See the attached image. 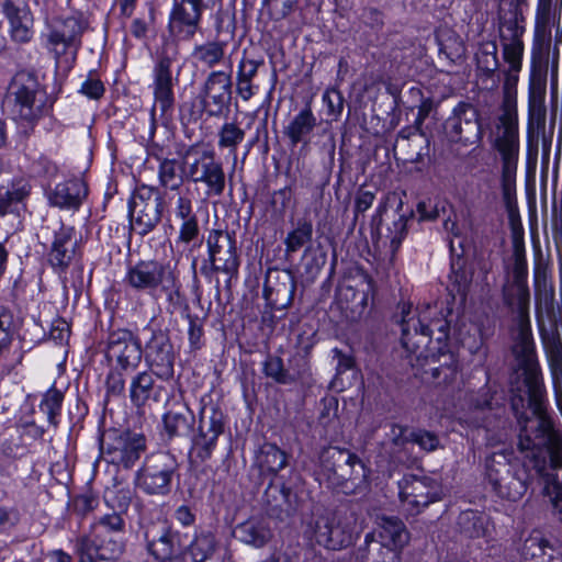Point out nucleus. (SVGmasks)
Wrapping results in <instances>:
<instances>
[{
    "mask_svg": "<svg viewBox=\"0 0 562 562\" xmlns=\"http://www.w3.org/2000/svg\"><path fill=\"white\" fill-rule=\"evenodd\" d=\"M512 408L519 424L518 449L524 453V469L512 471L507 457L495 452L486 459V477L493 491L507 501L520 499L528 487L527 469L531 468L543 481V494L549 497L553 509L562 521V432L557 429L547 414L544 390L531 379L525 398L512 397Z\"/></svg>",
    "mask_w": 562,
    "mask_h": 562,
    "instance_id": "f257e3e1",
    "label": "nucleus"
},
{
    "mask_svg": "<svg viewBox=\"0 0 562 562\" xmlns=\"http://www.w3.org/2000/svg\"><path fill=\"white\" fill-rule=\"evenodd\" d=\"M428 321L427 311L418 315L413 311L412 304L404 303L401 310V328L402 346L409 352L417 356V358L425 357L429 361V371L434 381L439 385L450 386L454 384L459 375V362L453 352L440 351L438 357L435 355L429 357L425 355V349L431 341L434 328L438 330L439 335L436 338L439 344L448 339V323L443 319L426 323Z\"/></svg>",
    "mask_w": 562,
    "mask_h": 562,
    "instance_id": "f03ea898",
    "label": "nucleus"
},
{
    "mask_svg": "<svg viewBox=\"0 0 562 562\" xmlns=\"http://www.w3.org/2000/svg\"><path fill=\"white\" fill-rule=\"evenodd\" d=\"M123 284L132 292L153 299L162 295L177 305L181 300V282L177 266L157 259H142L126 268Z\"/></svg>",
    "mask_w": 562,
    "mask_h": 562,
    "instance_id": "7ed1b4c3",
    "label": "nucleus"
},
{
    "mask_svg": "<svg viewBox=\"0 0 562 562\" xmlns=\"http://www.w3.org/2000/svg\"><path fill=\"white\" fill-rule=\"evenodd\" d=\"M525 32V18L517 4L512 3L507 11L502 9L498 11L497 37L502 59L507 66L502 70L503 92L506 100L516 93L519 74L522 70Z\"/></svg>",
    "mask_w": 562,
    "mask_h": 562,
    "instance_id": "20e7f679",
    "label": "nucleus"
},
{
    "mask_svg": "<svg viewBox=\"0 0 562 562\" xmlns=\"http://www.w3.org/2000/svg\"><path fill=\"white\" fill-rule=\"evenodd\" d=\"M125 527L121 514L112 513L100 517L88 535L77 539L78 562L110 560L124 550L122 533Z\"/></svg>",
    "mask_w": 562,
    "mask_h": 562,
    "instance_id": "39448f33",
    "label": "nucleus"
},
{
    "mask_svg": "<svg viewBox=\"0 0 562 562\" xmlns=\"http://www.w3.org/2000/svg\"><path fill=\"white\" fill-rule=\"evenodd\" d=\"M505 303L512 308L515 313V323H516V338L515 345L513 348L514 353L517 359L520 361L521 366L527 371V378L525 380L527 386V393H529V385L531 379L537 380V382L543 387L536 367V356H535V344L531 333V325L529 318V302H530V293L528 286H510L504 295Z\"/></svg>",
    "mask_w": 562,
    "mask_h": 562,
    "instance_id": "423d86ee",
    "label": "nucleus"
},
{
    "mask_svg": "<svg viewBox=\"0 0 562 562\" xmlns=\"http://www.w3.org/2000/svg\"><path fill=\"white\" fill-rule=\"evenodd\" d=\"M44 91L35 71L20 70L9 82L4 103L14 120L32 123L41 117Z\"/></svg>",
    "mask_w": 562,
    "mask_h": 562,
    "instance_id": "0eeeda50",
    "label": "nucleus"
},
{
    "mask_svg": "<svg viewBox=\"0 0 562 562\" xmlns=\"http://www.w3.org/2000/svg\"><path fill=\"white\" fill-rule=\"evenodd\" d=\"M89 27V21L82 12L56 19L49 25L45 37V47L59 61L61 57L76 55L81 46V37Z\"/></svg>",
    "mask_w": 562,
    "mask_h": 562,
    "instance_id": "6e6552de",
    "label": "nucleus"
},
{
    "mask_svg": "<svg viewBox=\"0 0 562 562\" xmlns=\"http://www.w3.org/2000/svg\"><path fill=\"white\" fill-rule=\"evenodd\" d=\"M210 266L206 262L201 267V273L210 277L213 272L227 276L226 285L232 279L238 277L240 258L237 254L236 239L227 231L212 229L206 238Z\"/></svg>",
    "mask_w": 562,
    "mask_h": 562,
    "instance_id": "1a4fd4ad",
    "label": "nucleus"
},
{
    "mask_svg": "<svg viewBox=\"0 0 562 562\" xmlns=\"http://www.w3.org/2000/svg\"><path fill=\"white\" fill-rule=\"evenodd\" d=\"M179 468L177 458L166 451L146 457L143 467L136 473V485L148 495H167Z\"/></svg>",
    "mask_w": 562,
    "mask_h": 562,
    "instance_id": "9d476101",
    "label": "nucleus"
},
{
    "mask_svg": "<svg viewBox=\"0 0 562 562\" xmlns=\"http://www.w3.org/2000/svg\"><path fill=\"white\" fill-rule=\"evenodd\" d=\"M100 449L108 462L132 468L146 449V438L142 434L109 429L100 438Z\"/></svg>",
    "mask_w": 562,
    "mask_h": 562,
    "instance_id": "9b49d317",
    "label": "nucleus"
},
{
    "mask_svg": "<svg viewBox=\"0 0 562 562\" xmlns=\"http://www.w3.org/2000/svg\"><path fill=\"white\" fill-rule=\"evenodd\" d=\"M232 74L223 70L211 71L199 89L196 102L202 114L222 117L231 110L233 94Z\"/></svg>",
    "mask_w": 562,
    "mask_h": 562,
    "instance_id": "f8f14e48",
    "label": "nucleus"
},
{
    "mask_svg": "<svg viewBox=\"0 0 562 562\" xmlns=\"http://www.w3.org/2000/svg\"><path fill=\"white\" fill-rule=\"evenodd\" d=\"M356 522V515L351 512L318 516L313 525L314 540L328 550L346 548L353 541Z\"/></svg>",
    "mask_w": 562,
    "mask_h": 562,
    "instance_id": "ddd939ff",
    "label": "nucleus"
},
{
    "mask_svg": "<svg viewBox=\"0 0 562 562\" xmlns=\"http://www.w3.org/2000/svg\"><path fill=\"white\" fill-rule=\"evenodd\" d=\"M186 164L187 177L193 183H202L206 198H220L226 188V173L221 160L216 159L214 151L203 150L188 155Z\"/></svg>",
    "mask_w": 562,
    "mask_h": 562,
    "instance_id": "4468645a",
    "label": "nucleus"
},
{
    "mask_svg": "<svg viewBox=\"0 0 562 562\" xmlns=\"http://www.w3.org/2000/svg\"><path fill=\"white\" fill-rule=\"evenodd\" d=\"M224 431V415L215 406H203L200 411L199 427L192 438L191 463L201 464L210 460Z\"/></svg>",
    "mask_w": 562,
    "mask_h": 562,
    "instance_id": "2eb2a0df",
    "label": "nucleus"
},
{
    "mask_svg": "<svg viewBox=\"0 0 562 562\" xmlns=\"http://www.w3.org/2000/svg\"><path fill=\"white\" fill-rule=\"evenodd\" d=\"M495 128L492 146L499 155L502 170H517L520 150L517 111L506 105Z\"/></svg>",
    "mask_w": 562,
    "mask_h": 562,
    "instance_id": "dca6fc26",
    "label": "nucleus"
},
{
    "mask_svg": "<svg viewBox=\"0 0 562 562\" xmlns=\"http://www.w3.org/2000/svg\"><path fill=\"white\" fill-rule=\"evenodd\" d=\"M446 136L450 142L464 146L481 142L483 132L477 109L467 102H459L443 124Z\"/></svg>",
    "mask_w": 562,
    "mask_h": 562,
    "instance_id": "f3484780",
    "label": "nucleus"
},
{
    "mask_svg": "<svg viewBox=\"0 0 562 562\" xmlns=\"http://www.w3.org/2000/svg\"><path fill=\"white\" fill-rule=\"evenodd\" d=\"M148 552L160 562H181L183 548L181 533L166 521L143 526Z\"/></svg>",
    "mask_w": 562,
    "mask_h": 562,
    "instance_id": "a211bd4d",
    "label": "nucleus"
},
{
    "mask_svg": "<svg viewBox=\"0 0 562 562\" xmlns=\"http://www.w3.org/2000/svg\"><path fill=\"white\" fill-rule=\"evenodd\" d=\"M143 349L138 338L128 329L113 330L108 336L105 358L115 370L132 372L142 361Z\"/></svg>",
    "mask_w": 562,
    "mask_h": 562,
    "instance_id": "6ab92c4d",
    "label": "nucleus"
},
{
    "mask_svg": "<svg viewBox=\"0 0 562 562\" xmlns=\"http://www.w3.org/2000/svg\"><path fill=\"white\" fill-rule=\"evenodd\" d=\"M166 199L168 220L179 224L176 244L189 245L195 241L200 235V226L189 189L167 194Z\"/></svg>",
    "mask_w": 562,
    "mask_h": 562,
    "instance_id": "aec40b11",
    "label": "nucleus"
},
{
    "mask_svg": "<svg viewBox=\"0 0 562 562\" xmlns=\"http://www.w3.org/2000/svg\"><path fill=\"white\" fill-rule=\"evenodd\" d=\"M202 0H175L168 20V32L178 42L192 41L201 29Z\"/></svg>",
    "mask_w": 562,
    "mask_h": 562,
    "instance_id": "412c9836",
    "label": "nucleus"
},
{
    "mask_svg": "<svg viewBox=\"0 0 562 562\" xmlns=\"http://www.w3.org/2000/svg\"><path fill=\"white\" fill-rule=\"evenodd\" d=\"M178 54V48L175 45H167L158 55L154 66V95L162 113L169 111L175 102L171 67L177 60Z\"/></svg>",
    "mask_w": 562,
    "mask_h": 562,
    "instance_id": "4be33fe9",
    "label": "nucleus"
},
{
    "mask_svg": "<svg viewBox=\"0 0 562 562\" xmlns=\"http://www.w3.org/2000/svg\"><path fill=\"white\" fill-rule=\"evenodd\" d=\"M400 496L409 510L419 513L441 498L439 483L428 476L405 475L398 483Z\"/></svg>",
    "mask_w": 562,
    "mask_h": 562,
    "instance_id": "5701e85b",
    "label": "nucleus"
},
{
    "mask_svg": "<svg viewBox=\"0 0 562 562\" xmlns=\"http://www.w3.org/2000/svg\"><path fill=\"white\" fill-rule=\"evenodd\" d=\"M144 356L156 376L161 380L173 376L175 351L166 331L153 330L150 339L145 345Z\"/></svg>",
    "mask_w": 562,
    "mask_h": 562,
    "instance_id": "b1692460",
    "label": "nucleus"
},
{
    "mask_svg": "<svg viewBox=\"0 0 562 562\" xmlns=\"http://www.w3.org/2000/svg\"><path fill=\"white\" fill-rule=\"evenodd\" d=\"M2 13L8 22L10 40L16 44H27L34 37V15L26 3L4 0Z\"/></svg>",
    "mask_w": 562,
    "mask_h": 562,
    "instance_id": "393cba45",
    "label": "nucleus"
},
{
    "mask_svg": "<svg viewBox=\"0 0 562 562\" xmlns=\"http://www.w3.org/2000/svg\"><path fill=\"white\" fill-rule=\"evenodd\" d=\"M75 233L72 226L61 225L54 234L52 247L48 252V262L58 274L66 273L76 255L77 240Z\"/></svg>",
    "mask_w": 562,
    "mask_h": 562,
    "instance_id": "a878e982",
    "label": "nucleus"
},
{
    "mask_svg": "<svg viewBox=\"0 0 562 562\" xmlns=\"http://www.w3.org/2000/svg\"><path fill=\"white\" fill-rule=\"evenodd\" d=\"M88 196V187L81 179H70L57 183L47 194L52 206L77 211Z\"/></svg>",
    "mask_w": 562,
    "mask_h": 562,
    "instance_id": "bb28decb",
    "label": "nucleus"
},
{
    "mask_svg": "<svg viewBox=\"0 0 562 562\" xmlns=\"http://www.w3.org/2000/svg\"><path fill=\"white\" fill-rule=\"evenodd\" d=\"M296 283L289 272H282L276 278L268 276L263 286V296L274 308H286L292 304Z\"/></svg>",
    "mask_w": 562,
    "mask_h": 562,
    "instance_id": "cd10ccee",
    "label": "nucleus"
},
{
    "mask_svg": "<svg viewBox=\"0 0 562 562\" xmlns=\"http://www.w3.org/2000/svg\"><path fill=\"white\" fill-rule=\"evenodd\" d=\"M374 535H378L382 547L392 551L401 550L409 540L404 522L396 517H381L375 531L366 536V542H370Z\"/></svg>",
    "mask_w": 562,
    "mask_h": 562,
    "instance_id": "c85d7f7f",
    "label": "nucleus"
},
{
    "mask_svg": "<svg viewBox=\"0 0 562 562\" xmlns=\"http://www.w3.org/2000/svg\"><path fill=\"white\" fill-rule=\"evenodd\" d=\"M165 204V196L157 195L149 204L128 207L132 228L142 236L150 233L160 222Z\"/></svg>",
    "mask_w": 562,
    "mask_h": 562,
    "instance_id": "c756f323",
    "label": "nucleus"
},
{
    "mask_svg": "<svg viewBox=\"0 0 562 562\" xmlns=\"http://www.w3.org/2000/svg\"><path fill=\"white\" fill-rule=\"evenodd\" d=\"M547 106L528 105L527 148L529 155L537 157L538 139L541 136L543 149L549 154L552 136L546 134Z\"/></svg>",
    "mask_w": 562,
    "mask_h": 562,
    "instance_id": "7c9ffc66",
    "label": "nucleus"
},
{
    "mask_svg": "<svg viewBox=\"0 0 562 562\" xmlns=\"http://www.w3.org/2000/svg\"><path fill=\"white\" fill-rule=\"evenodd\" d=\"M549 56L550 54H531L528 105H546Z\"/></svg>",
    "mask_w": 562,
    "mask_h": 562,
    "instance_id": "2f4dec72",
    "label": "nucleus"
},
{
    "mask_svg": "<svg viewBox=\"0 0 562 562\" xmlns=\"http://www.w3.org/2000/svg\"><path fill=\"white\" fill-rule=\"evenodd\" d=\"M552 2L538 1L531 53L550 54L552 29Z\"/></svg>",
    "mask_w": 562,
    "mask_h": 562,
    "instance_id": "473e14b6",
    "label": "nucleus"
},
{
    "mask_svg": "<svg viewBox=\"0 0 562 562\" xmlns=\"http://www.w3.org/2000/svg\"><path fill=\"white\" fill-rule=\"evenodd\" d=\"M194 424L193 412L184 404L168 409L162 416L164 434L168 439L187 437Z\"/></svg>",
    "mask_w": 562,
    "mask_h": 562,
    "instance_id": "72a5a7b5",
    "label": "nucleus"
},
{
    "mask_svg": "<svg viewBox=\"0 0 562 562\" xmlns=\"http://www.w3.org/2000/svg\"><path fill=\"white\" fill-rule=\"evenodd\" d=\"M317 126V119L311 105L301 109L284 127L283 134L289 138L292 146L300 143L307 144L310 135Z\"/></svg>",
    "mask_w": 562,
    "mask_h": 562,
    "instance_id": "f704fd0d",
    "label": "nucleus"
},
{
    "mask_svg": "<svg viewBox=\"0 0 562 562\" xmlns=\"http://www.w3.org/2000/svg\"><path fill=\"white\" fill-rule=\"evenodd\" d=\"M237 538L254 548L260 549L268 544L273 532L269 521L263 518H250L236 527Z\"/></svg>",
    "mask_w": 562,
    "mask_h": 562,
    "instance_id": "c9c22d12",
    "label": "nucleus"
},
{
    "mask_svg": "<svg viewBox=\"0 0 562 562\" xmlns=\"http://www.w3.org/2000/svg\"><path fill=\"white\" fill-rule=\"evenodd\" d=\"M367 470L362 461L355 454V460L347 463L331 484L340 487L344 493H355L367 486Z\"/></svg>",
    "mask_w": 562,
    "mask_h": 562,
    "instance_id": "e433bc0d",
    "label": "nucleus"
},
{
    "mask_svg": "<svg viewBox=\"0 0 562 562\" xmlns=\"http://www.w3.org/2000/svg\"><path fill=\"white\" fill-rule=\"evenodd\" d=\"M162 387L156 385L151 373L143 371L137 373L131 381L130 397L134 405L143 406L149 400L158 402L161 396Z\"/></svg>",
    "mask_w": 562,
    "mask_h": 562,
    "instance_id": "4c0bfd02",
    "label": "nucleus"
},
{
    "mask_svg": "<svg viewBox=\"0 0 562 562\" xmlns=\"http://www.w3.org/2000/svg\"><path fill=\"white\" fill-rule=\"evenodd\" d=\"M498 46L495 41H482L474 54L476 76L482 79H494L499 68Z\"/></svg>",
    "mask_w": 562,
    "mask_h": 562,
    "instance_id": "58836bf2",
    "label": "nucleus"
},
{
    "mask_svg": "<svg viewBox=\"0 0 562 562\" xmlns=\"http://www.w3.org/2000/svg\"><path fill=\"white\" fill-rule=\"evenodd\" d=\"M352 460H355V453L338 447L325 448L319 456L322 471L327 475L330 483Z\"/></svg>",
    "mask_w": 562,
    "mask_h": 562,
    "instance_id": "ea45409f",
    "label": "nucleus"
},
{
    "mask_svg": "<svg viewBox=\"0 0 562 562\" xmlns=\"http://www.w3.org/2000/svg\"><path fill=\"white\" fill-rule=\"evenodd\" d=\"M216 541L211 532H201L183 548L181 562H205L215 551Z\"/></svg>",
    "mask_w": 562,
    "mask_h": 562,
    "instance_id": "a19ab883",
    "label": "nucleus"
},
{
    "mask_svg": "<svg viewBox=\"0 0 562 562\" xmlns=\"http://www.w3.org/2000/svg\"><path fill=\"white\" fill-rule=\"evenodd\" d=\"M550 547V542L540 532L530 533L519 549L521 562H543ZM553 562H562V558L555 557Z\"/></svg>",
    "mask_w": 562,
    "mask_h": 562,
    "instance_id": "79ce46f5",
    "label": "nucleus"
},
{
    "mask_svg": "<svg viewBox=\"0 0 562 562\" xmlns=\"http://www.w3.org/2000/svg\"><path fill=\"white\" fill-rule=\"evenodd\" d=\"M262 371L267 378L279 384H292L300 380L303 370H288L280 357L268 356L262 363Z\"/></svg>",
    "mask_w": 562,
    "mask_h": 562,
    "instance_id": "37998d69",
    "label": "nucleus"
},
{
    "mask_svg": "<svg viewBox=\"0 0 562 562\" xmlns=\"http://www.w3.org/2000/svg\"><path fill=\"white\" fill-rule=\"evenodd\" d=\"M257 462L262 472L277 474L285 468L288 456L274 443H263L257 456Z\"/></svg>",
    "mask_w": 562,
    "mask_h": 562,
    "instance_id": "c03bdc74",
    "label": "nucleus"
},
{
    "mask_svg": "<svg viewBox=\"0 0 562 562\" xmlns=\"http://www.w3.org/2000/svg\"><path fill=\"white\" fill-rule=\"evenodd\" d=\"M158 180L161 187L172 193L184 192L182 190L184 179L177 159L165 158L160 161Z\"/></svg>",
    "mask_w": 562,
    "mask_h": 562,
    "instance_id": "a18cd8bd",
    "label": "nucleus"
},
{
    "mask_svg": "<svg viewBox=\"0 0 562 562\" xmlns=\"http://www.w3.org/2000/svg\"><path fill=\"white\" fill-rule=\"evenodd\" d=\"M226 43L221 41L206 42L193 48L192 56L207 68H214L225 57Z\"/></svg>",
    "mask_w": 562,
    "mask_h": 562,
    "instance_id": "49530a36",
    "label": "nucleus"
},
{
    "mask_svg": "<svg viewBox=\"0 0 562 562\" xmlns=\"http://www.w3.org/2000/svg\"><path fill=\"white\" fill-rule=\"evenodd\" d=\"M487 517L473 510H467L460 514L458 526L460 532L468 538H481L485 536L487 529Z\"/></svg>",
    "mask_w": 562,
    "mask_h": 562,
    "instance_id": "de8ad7c7",
    "label": "nucleus"
},
{
    "mask_svg": "<svg viewBox=\"0 0 562 562\" xmlns=\"http://www.w3.org/2000/svg\"><path fill=\"white\" fill-rule=\"evenodd\" d=\"M30 190L26 186L12 184L11 187L0 188V216L19 211L23 200L29 195Z\"/></svg>",
    "mask_w": 562,
    "mask_h": 562,
    "instance_id": "09e8293b",
    "label": "nucleus"
},
{
    "mask_svg": "<svg viewBox=\"0 0 562 562\" xmlns=\"http://www.w3.org/2000/svg\"><path fill=\"white\" fill-rule=\"evenodd\" d=\"M63 402L64 393L55 386H52L44 393L40 403V409L47 416L48 423L54 427H57L59 424Z\"/></svg>",
    "mask_w": 562,
    "mask_h": 562,
    "instance_id": "8fccbe9b",
    "label": "nucleus"
},
{
    "mask_svg": "<svg viewBox=\"0 0 562 562\" xmlns=\"http://www.w3.org/2000/svg\"><path fill=\"white\" fill-rule=\"evenodd\" d=\"M313 237V224L307 220H300L294 229L288 233L284 245L288 254L296 252Z\"/></svg>",
    "mask_w": 562,
    "mask_h": 562,
    "instance_id": "3c124183",
    "label": "nucleus"
},
{
    "mask_svg": "<svg viewBox=\"0 0 562 562\" xmlns=\"http://www.w3.org/2000/svg\"><path fill=\"white\" fill-rule=\"evenodd\" d=\"M104 502L114 513L125 514L133 498V491L130 487L114 485L108 487L103 495Z\"/></svg>",
    "mask_w": 562,
    "mask_h": 562,
    "instance_id": "603ef678",
    "label": "nucleus"
},
{
    "mask_svg": "<svg viewBox=\"0 0 562 562\" xmlns=\"http://www.w3.org/2000/svg\"><path fill=\"white\" fill-rule=\"evenodd\" d=\"M245 135V131L235 123H224L218 131V147L229 148L231 151L235 153L237 146L244 140Z\"/></svg>",
    "mask_w": 562,
    "mask_h": 562,
    "instance_id": "864d4df0",
    "label": "nucleus"
},
{
    "mask_svg": "<svg viewBox=\"0 0 562 562\" xmlns=\"http://www.w3.org/2000/svg\"><path fill=\"white\" fill-rule=\"evenodd\" d=\"M557 404L562 402V346H554L549 355Z\"/></svg>",
    "mask_w": 562,
    "mask_h": 562,
    "instance_id": "5fc2aeb1",
    "label": "nucleus"
},
{
    "mask_svg": "<svg viewBox=\"0 0 562 562\" xmlns=\"http://www.w3.org/2000/svg\"><path fill=\"white\" fill-rule=\"evenodd\" d=\"M322 100L326 105V114L337 121L344 111L342 93L337 88H328L323 93Z\"/></svg>",
    "mask_w": 562,
    "mask_h": 562,
    "instance_id": "6e6d98bb",
    "label": "nucleus"
},
{
    "mask_svg": "<svg viewBox=\"0 0 562 562\" xmlns=\"http://www.w3.org/2000/svg\"><path fill=\"white\" fill-rule=\"evenodd\" d=\"M411 442L418 445L427 452L437 450L440 445V440L436 434L422 429L411 431Z\"/></svg>",
    "mask_w": 562,
    "mask_h": 562,
    "instance_id": "4d7b16f0",
    "label": "nucleus"
},
{
    "mask_svg": "<svg viewBox=\"0 0 562 562\" xmlns=\"http://www.w3.org/2000/svg\"><path fill=\"white\" fill-rule=\"evenodd\" d=\"M12 338V315L0 306V355L7 349Z\"/></svg>",
    "mask_w": 562,
    "mask_h": 562,
    "instance_id": "13d9d810",
    "label": "nucleus"
},
{
    "mask_svg": "<svg viewBox=\"0 0 562 562\" xmlns=\"http://www.w3.org/2000/svg\"><path fill=\"white\" fill-rule=\"evenodd\" d=\"M123 372V370H115V368H112L109 372L105 381L108 396H120L124 393L125 380Z\"/></svg>",
    "mask_w": 562,
    "mask_h": 562,
    "instance_id": "bf43d9fd",
    "label": "nucleus"
},
{
    "mask_svg": "<svg viewBox=\"0 0 562 562\" xmlns=\"http://www.w3.org/2000/svg\"><path fill=\"white\" fill-rule=\"evenodd\" d=\"M19 522V510L0 506V535L9 533Z\"/></svg>",
    "mask_w": 562,
    "mask_h": 562,
    "instance_id": "052dcab7",
    "label": "nucleus"
},
{
    "mask_svg": "<svg viewBox=\"0 0 562 562\" xmlns=\"http://www.w3.org/2000/svg\"><path fill=\"white\" fill-rule=\"evenodd\" d=\"M157 195H161L156 188L142 184L139 186L133 193L128 207L139 205V204H149L151 200H156Z\"/></svg>",
    "mask_w": 562,
    "mask_h": 562,
    "instance_id": "680f3d73",
    "label": "nucleus"
},
{
    "mask_svg": "<svg viewBox=\"0 0 562 562\" xmlns=\"http://www.w3.org/2000/svg\"><path fill=\"white\" fill-rule=\"evenodd\" d=\"M189 322V341L190 346L194 349H200L202 346V337H203V325L201 319L198 316L187 315Z\"/></svg>",
    "mask_w": 562,
    "mask_h": 562,
    "instance_id": "e2e57ef3",
    "label": "nucleus"
},
{
    "mask_svg": "<svg viewBox=\"0 0 562 562\" xmlns=\"http://www.w3.org/2000/svg\"><path fill=\"white\" fill-rule=\"evenodd\" d=\"M527 276L528 270L526 259L518 251H516L515 263L513 268V284L510 286H528Z\"/></svg>",
    "mask_w": 562,
    "mask_h": 562,
    "instance_id": "0e129e2a",
    "label": "nucleus"
},
{
    "mask_svg": "<svg viewBox=\"0 0 562 562\" xmlns=\"http://www.w3.org/2000/svg\"><path fill=\"white\" fill-rule=\"evenodd\" d=\"M392 236L390 237V246L392 254L394 255L402 245L403 239L406 236V220L401 215L394 223L393 229H390Z\"/></svg>",
    "mask_w": 562,
    "mask_h": 562,
    "instance_id": "69168bd1",
    "label": "nucleus"
},
{
    "mask_svg": "<svg viewBox=\"0 0 562 562\" xmlns=\"http://www.w3.org/2000/svg\"><path fill=\"white\" fill-rule=\"evenodd\" d=\"M263 66L262 59H251L243 57L237 67V74L239 77L254 80L257 76L259 68Z\"/></svg>",
    "mask_w": 562,
    "mask_h": 562,
    "instance_id": "338daca9",
    "label": "nucleus"
},
{
    "mask_svg": "<svg viewBox=\"0 0 562 562\" xmlns=\"http://www.w3.org/2000/svg\"><path fill=\"white\" fill-rule=\"evenodd\" d=\"M79 91L90 99L98 100L104 93V86L100 79L89 77L82 82Z\"/></svg>",
    "mask_w": 562,
    "mask_h": 562,
    "instance_id": "774afa93",
    "label": "nucleus"
}]
</instances>
